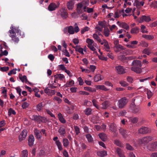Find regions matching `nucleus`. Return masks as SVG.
<instances>
[{
	"label": "nucleus",
	"instance_id": "obj_1",
	"mask_svg": "<svg viewBox=\"0 0 157 157\" xmlns=\"http://www.w3.org/2000/svg\"><path fill=\"white\" fill-rule=\"evenodd\" d=\"M10 29H11L9 31L10 34V36L11 37L12 40L15 43H17L19 40V38L16 36V33H18L21 37L23 38L25 37L24 32L21 31L18 27H11Z\"/></svg>",
	"mask_w": 157,
	"mask_h": 157
},
{
	"label": "nucleus",
	"instance_id": "obj_2",
	"mask_svg": "<svg viewBox=\"0 0 157 157\" xmlns=\"http://www.w3.org/2000/svg\"><path fill=\"white\" fill-rule=\"evenodd\" d=\"M31 119L35 122H37L38 124H40L41 123H46L48 121L47 119L45 117L40 115H36L32 116Z\"/></svg>",
	"mask_w": 157,
	"mask_h": 157
},
{
	"label": "nucleus",
	"instance_id": "obj_3",
	"mask_svg": "<svg viewBox=\"0 0 157 157\" xmlns=\"http://www.w3.org/2000/svg\"><path fill=\"white\" fill-rule=\"evenodd\" d=\"M152 140V138L150 136L144 137L142 139L139 140L138 141L139 144H147Z\"/></svg>",
	"mask_w": 157,
	"mask_h": 157
},
{
	"label": "nucleus",
	"instance_id": "obj_4",
	"mask_svg": "<svg viewBox=\"0 0 157 157\" xmlns=\"http://www.w3.org/2000/svg\"><path fill=\"white\" fill-rule=\"evenodd\" d=\"M128 101L125 97H123L119 100L118 105L119 108L122 109L126 105Z\"/></svg>",
	"mask_w": 157,
	"mask_h": 157
},
{
	"label": "nucleus",
	"instance_id": "obj_5",
	"mask_svg": "<svg viewBox=\"0 0 157 157\" xmlns=\"http://www.w3.org/2000/svg\"><path fill=\"white\" fill-rule=\"evenodd\" d=\"M86 11V6H83L80 3L77 4V11L78 14H80Z\"/></svg>",
	"mask_w": 157,
	"mask_h": 157
},
{
	"label": "nucleus",
	"instance_id": "obj_6",
	"mask_svg": "<svg viewBox=\"0 0 157 157\" xmlns=\"http://www.w3.org/2000/svg\"><path fill=\"white\" fill-rule=\"evenodd\" d=\"M157 146V142L155 141L149 144L147 146V149L151 151H154L155 150Z\"/></svg>",
	"mask_w": 157,
	"mask_h": 157
},
{
	"label": "nucleus",
	"instance_id": "obj_7",
	"mask_svg": "<svg viewBox=\"0 0 157 157\" xmlns=\"http://www.w3.org/2000/svg\"><path fill=\"white\" fill-rule=\"evenodd\" d=\"M58 13L60 15L61 17L64 19L67 18L68 15L67 9L65 8L60 9Z\"/></svg>",
	"mask_w": 157,
	"mask_h": 157
},
{
	"label": "nucleus",
	"instance_id": "obj_8",
	"mask_svg": "<svg viewBox=\"0 0 157 157\" xmlns=\"http://www.w3.org/2000/svg\"><path fill=\"white\" fill-rule=\"evenodd\" d=\"M150 131V129L146 127H143L139 130V133L143 134H147Z\"/></svg>",
	"mask_w": 157,
	"mask_h": 157
},
{
	"label": "nucleus",
	"instance_id": "obj_9",
	"mask_svg": "<svg viewBox=\"0 0 157 157\" xmlns=\"http://www.w3.org/2000/svg\"><path fill=\"white\" fill-rule=\"evenodd\" d=\"M27 134V131L26 130H23L19 135V141H21L23 140L26 137Z\"/></svg>",
	"mask_w": 157,
	"mask_h": 157
},
{
	"label": "nucleus",
	"instance_id": "obj_10",
	"mask_svg": "<svg viewBox=\"0 0 157 157\" xmlns=\"http://www.w3.org/2000/svg\"><path fill=\"white\" fill-rule=\"evenodd\" d=\"M115 68L117 72L119 74H122L126 72L125 69L123 66H118L116 67Z\"/></svg>",
	"mask_w": 157,
	"mask_h": 157
},
{
	"label": "nucleus",
	"instance_id": "obj_11",
	"mask_svg": "<svg viewBox=\"0 0 157 157\" xmlns=\"http://www.w3.org/2000/svg\"><path fill=\"white\" fill-rule=\"evenodd\" d=\"M34 135L37 139H39L42 137V134L41 131L38 129L37 128H35L34 130Z\"/></svg>",
	"mask_w": 157,
	"mask_h": 157
},
{
	"label": "nucleus",
	"instance_id": "obj_12",
	"mask_svg": "<svg viewBox=\"0 0 157 157\" xmlns=\"http://www.w3.org/2000/svg\"><path fill=\"white\" fill-rule=\"evenodd\" d=\"M109 130L113 132H116L117 130V127L114 123H110L108 124Z\"/></svg>",
	"mask_w": 157,
	"mask_h": 157
},
{
	"label": "nucleus",
	"instance_id": "obj_13",
	"mask_svg": "<svg viewBox=\"0 0 157 157\" xmlns=\"http://www.w3.org/2000/svg\"><path fill=\"white\" fill-rule=\"evenodd\" d=\"M116 152L120 157H125L124 155V152L121 148L119 147L116 148Z\"/></svg>",
	"mask_w": 157,
	"mask_h": 157
},
{
	"label": "nucleus",
	"instance_id": "obj_14",
	"mask_svg": "<svg viewBox=\"0 0 157 157\" xmlns=\"http://www.w3.org/2000/svg\"><path fill=\"white\" fill-rule=\"evenodd\" d=\"M28 144L29 146L31 147L33 146L34 141V138L32 135H30L28 139Z\"/></svg>",
	"mask_w": 157,
	"mask_h": 157
},
{
	"label": "nucleus",
	"instance_id": "obj_15",
	"mask_svg": "<svg viewBox=\"0 0 157 157\" xmlns=\"http://www.w3.org/2000/svg\"><path fill=\"white\" fill-rule=\"evenodd\" d=\"M132 65L135 67H141L142 66L141 62L137 60H134L132 63Z\"/></svg>",
	"mask_w": 157,
	"mask_h": 157
},
{
	"label": "nucleus",
	"instance_id": "obj_16",
	"mask_svg": "<svg viewBox=\"0 0 157 157\" xmlns=\"http://www.w3.org/2000/svg\"><path fill=\"white\" fill-rule=\"evenodd\" d=\"M58 6L55 3H52L50 4L48 6V10L50 11L54 10L57 8Z\"/></svg>",
	"mask_w": 157,
	"mask_h": 157
},
{
	"label": "nucleus",
	"instance_id": "obj_17",
	"mask_svg": "<svg viewBox=\"0 0 157 157\" xmlns=\"http://www.w3.org/2000/svg\"><path fill=\"white\" fill-rule=\"evenodd\" d=\"M141 22L145 21L147 22H149L151 21V19L149 16H147L145 15H143L140 18Z\"/></svg>",
	"mask_w": 157,
	"mask_h": 157
},
{
	"label": "nucleus",
	"instance_id": "obj_18",
	"mask_svg": "<svg viewBox=\"0 0 157 157\" xmlns=\"http://www.w3.org/2000/svg\"><path fill=\"white\" fill-rule=\"evenodd\" d=\"M97 154L99 157H104L107 155V152L105 151H99L97 152Z\"/></svg>",
	"mask_w": 157,
	"mask_h": 157
},
{
	"label": "nucleus",
	"instance_id": "obj_19",
	"mask_svg": "<svg viewBox=\"0 0 157 157\" xmlns=\"http://www.w3.org/2000/svg\"><path fill=\"white\" fill-rule=\"evenodd\" d=\"M74 1L70 0L67 3V8L69 10H71L74 7Z\"/></svg>",
	"mask_w": 157,
	"mask_h": 157
},
{
	"label": "nucleus",
	"instance_id": "obj_20",
	"mask_svg": "<svg viewBox=\"0 0 157 157\" xmlns=\"http://www.w3.org/2000/svg\"><path fill=\"white\" fill-rule=\"evenodd\" d=\"M114 48L115 49V52H118L122 50H124L125 49V48H124L120 44L114 46Z\"/></svg>",
	"mask_w": 157,
	"mask_h": 157
},
{
	"label": "nucleus",
	"instance_id": "obj_21",
	"mask_svg": "<svg viewBox=\"0 0 157 157\" xmlns=\"http://www.w3.org/2000/svg\"><path fill=\"white\" fill-rule=\"evenodd\" d=\"M144 2L142 1L139 2L138 0H135L134 2V6H136L137 7L143 6L144 4Z\"/></svg>",
	"mask_w": 157,
	"mask_h": 157
},
{
	"label": "nucleus",
	"instance_id": "obj_22",
	"mask_svg": "<svg viewBox=\"0 0 157 157\" xmlns=\"http://www.w3.org/2000/svg\"><path fill=\"white\" fill-rule=\"evenodd\" d=\"M20 79L22 82H25L27 83H28L29 84H31V83L29 82L27 79V78L26 76L24 75L23 76H20L19 77Z\"/></svg>",
	"mask_w": 157,
	"mask_h": 157
},
{
	"label": "nucleus",
	"instance_id": "obj_23",
	"mask_svg": "<svg viewBox=\"0 0 157 157\" xmlns=\"http://www.w3.org/2000/svg\"><path fill=\"white\" fill-rule=\"evenodd\" d=\"M119 26L127 30H128L129 29V27L128 25L125 22H121L119 24Z\"/></svg>",
	"mask_w": 157,
	"mask_h": 157
},
{
	"label": "nucleus",
	"instance_id": "obj_24",
	"mask_svg": "<svg viewBox=\"0 0 157 157\" xmlns=\"http://www.w3.org/2000/svg\"><path fill=\"white\" fill-rule=\"evenodd\" d=\"M140 67L133 66L131 68V70L136 73H140L141 71V69Z\"/></svg>",
	"mask_w": 157,
	"mask_h": 157
},
{
	"label": "nucleus",
	"instance_id": "obj_25",
	"mask_svg": "<svg viewBox=\"0 0 157 157\" xmlns=\"http://www.w3.org/2000/svg\"><path fill=\"white\" fill-rule=\"evenodd\" d=\"M44 106V104L42 102L39 103L36 105V110L39 112L41 111L43 109Z\"/></svg>",
	"mask_w": 157,
	"mask_h": 157
},
{
	"label": "nucleus",
	"instance_id": "obj_26",
	"mask_svg": "<svg viewBox=\"0 0 157 157\" xmlns=\"http://www.w3.org/2000/svg\"><path fill=\"white\" fill-rule=\"evenodd\" d=\"M119 132L121 134L124 138H126L127 136V131L126 130L123 129L121 128L119 130Z\"/></svg>",
	"mask_w": 157,
	"mask_h": 157
},
{
	"label": "nucleus",
	"instance_id": "obj_27",
	"mask_svg": "<svg viewBox=\"0 0 157 157\" xmlns=\"http://www.w3.org/2000/svg\"><path fill=\"white\" fill-rule=\"evenodd\" d=\"M54 78L56 79H59L60 80H63L64 78V75L61 74H59L54 76Z\"/></svg>",
	"mask_w": 157,
	"mask_h": 157
},
{
	"label": "nucleus",
	"instance_id": "obj_28",
	"mask_svg": "<svg viewBox=\"0 0 157 157\" xmlns=\"http://www.w3.org/2000/svg\"><path fill=\"white\" fill-rule=\"evenodd\" d=\"M99 138L103 141L106 140V136L105 134L103 133H100L98 135Z\"/></svg>",
	"mask_w": 157,
	"mask_h": 157
},
{
	"label": "nucleus",
	"instance_id": "obj_29",
	"mask_svg": "<svg viewBox=\"0 0 157 157\" xmlns=\"http://www.w3.org/2000/svg\"><path fill=\"white\" fill-rule=\"evenodd\" d=\"M109 101H105L102 103V109H106L108 106Z\"/></svg>",
	"mask_w": 157,
	"mask_h": 157
},
{
	"label": "nucleus",
	"instance_id": "obj_30",
	"mask_svg": "<svg viewBox=\"0 0 157 157\" xmlns=\"http://www.w3.org/2000/svg\"><path fill=\"white\" fill-rule=\"evenodd\" d=\"M58 116L59 120L61 122L63 123H66V121L63 118L61 113H59L58 114Z\"/></svg>",
	"mask_w": 157,
	"mask_h": 157
},
{
	"label": "nucleus",
	"instance_id": "obj_31",
	"mask_svg": "<svg viewBox=\"0 0 157 157\" xmlns=\"http://www.w3.org/2000/svg\"><path fill=\"white\" fill-rule=\"evenodd\" d=\"M76 47V51L77 52H79L81 54L83 55L84 53L83 52V48L80 47V45H76L75 46Z\"/></svg>",
	"mask_w": 157,
	"mask_h": 157
},
{
	"label": "nucleus",
	"instance_id": "obj_32",
	"mask_svg": "<svg viewBox=\"0 0 157 157\" xmlns=\"http://www.w3.org/2000/svg\"><path fill=\"white\" fill-rule=\"evenodd\" d=\"M139 28L136 27L135 28H132L131 31V33L132 34H137L139 32Z\"/></svg>",
	"mask_w": 157,
	"mask_h": 157
},
{
	"label": "nucleus",
	"instance_id": "obj_33",
	"mask_svg": "<svg viewBox=\"0 0 157 157\" xmlns=\"http://www.w3.org/2000/svg\"><path fill=\"white\" fill-rule=\"evenodd\" d=\"M92 109L90 108H87L84 111L85 114L87 115H89L91 114Z\"/></svg>",
	"mask_w": 157,
	"mask_h": 157
},
{
	"label": "nucleus",
	"instance_id": "obj_34",
	"mask_svg": "<svg viewBox=\"0 0 157 157\" xmlns=\"http://www.w3.org/2000/svg\"><path fill=\"white\" fill-rule=\"evenodd\" d=\"M55 144L57 146L58 148L59 151H61L63 149V147L60 141H57L55 142Z\"/></svg>",
	"mask_w": 157,
	"mask_h": 157
},
{
	"label": "nucleus",
	"instance_id": "obj_35",
	"mask_svg": "<svg viewBox=\"0 0 157 157\" xmlns=\"http://www.w3.org/2000/svg\"><path fill=\"white\" fill-rule=\"evenodd\" d=\"M84 89L90 92H94L96 91V90L95 88H92L90 87H85Z\"/></svg>",
	"mask_w": 157,
	"mask_h": 157
},
{
	"label": "nucleus",
	"instance_id": "obj_36",
	"mask_svg": "<svg viewBox=\"0 0 157 157\" xmlns=\"http://www.w3.org/2000/svg\"><path fill=\"white\" fill-rule=\"evenodd\" d=\"M63 146L65 147H68L69 143L68 140L67 138H64L63 139Z\"/></svg>",
	"mask_w": 157,
	"mask_h": 157
},
{
	"label": "nucleus",
	"instance_id": "obj_37",
	"mask_svg": "<svg viewBox=\"0 0 157 157\" xmlns=\"http://www.w3.org/2000/svg\"><path fill=\"white\" fill-rule=\"evenodd\" d=\"M129 120L133 124L137 123L138 121V118L137 117H131L129 118Z\"/></svg>",
	"mask_w": 157,
	"mask_h": 157
},
{
	"label": "nucleus",
	"instance_id": "obj_38",
	"mask_svg": "<svg viewBox=\"0 0 157 157\" xmlns=\"http://www.w3.org/2000/svg\"><path fill=\"white\" fill-rule=\"evenodd\" d=\"M68 31L70 34H73L75 33L74 28L71 26H70L68 27Z\"/></svg>",
	"mask_w": 157,
	"mask_h": 157
},
{
	"label": "nucleus",
	"instance_id": "obj_39",
	"mask_svg": "<svg viewBox=\"0 0 157 157\" xmlns=\"http://www.w3.org/2000/svg\"><path fill=\"white\" fill-rule=\"evenodd\" d=\"M96 88L97 89L105 91H107L108 90L104 85L97 86Z\"/></svg>",
	"mask_w": 157,
	"mask_h": 157
},
{
	"label": "nucleus",
	"instance_id": "obj_40",
	"mask_svg": "<svg viewBox=\"0 0 157 157\" xmlns=\"http://www.w3.org/2000/svg\"><path fill=\"white\" fill-rule=\"evenodd\" d=\"M58 132L60 134V135L62 136H63L66 133L65 129L63 128H60L59 131Z\"/></svg>",
	"mask_w": 157,
	"mask_h": 157
},
{
	"label": "nucleus",
	"instance_id": "obj_41",
	"mask_svg": "<svg viewBox=\"0 0 157 157\" xmlns=\"http://www.w3.org/2000/svg\"><path fill=\"white\" fill-rule=\"evenodd\" d=\"M94 79L95 82H98L102 80L101 75L98 74L96 75L94 77Z\"/></svg>",
	"mask_w": 157,
	"mask_h": 157
},
{
	"label": "nucleus",
	"instance_id": "obj_42",
	"mask_svg": "<svg viewBox=\"0 0 157 157\" xmlns=\"http://www.w3.org/2000/svg\"><path fill=\"white\" fill-rule=\"evenodd\" d=\"M115 144L117 146L121 147H123L124 146L123 144L118 140H116L114 141Z\"/></svg>",
	"mask_w": 157,
	"mask_h": 157
},
{
	"label": "nucleus",
	"instance_id": "obj_43",
	"mask_svg": "<svg viewBox=\"0 0 157 157\" xmlns=\"http://www.w3.org/2000/svg\"><path fill=\"white\" fill-rule=\"evenodd\" d=\"M86 138L87 139L88 141L89 142H91L93 141V139L92 136L90 134H87L86 136Z\"/></svg>",
	"mask_w": 157,
	"mask_h": 157
},
{
	"label": "nucleus",
	"instance_id": "obj_44",
	"mask_svg": "<svg viewBox=\"0 0 157 157\" xmlns=\"http://www.w3.org/2000/svg\"><path fill=\"white\" fill-rule=\"evenodd\" d=\"M11 114H12L14 115L16 114V112L15 111L13 110L12 108H10L8 111V115L9 116H10Z\"/></svg>",
	"mask_w": 157,
	"mask_h": 157
},
{
	"label": "nucleus",
	"instance_id": "obj_45",
	"mask_svg": "<svg viewBox=\"0 0 157 157\" xmlns=\"http://www.w3.org/2000/svg\"><path fill=\"white\" fill-rule=\"evenodd\" d=\"M28 152L26 150H23L21 153V157H28Z\"/></svg>",
	"mask_w": 157,
	"mask_h": 157
},
{
	"label": "nucleus",
	"instance_id": "obj_46",
	"mask_svg": "<svg viewBox=\"0 0 157 157\" xmlns=\"http://www.w3.org/2000/svg\"><path fill=\"white\" fill-rule=\"evenodd\" d=\"M140 30L143 33H147L148 32V31L146 29V27L144 25L141 26Z\"/></svg>",
	"mask_w": 157,
	"mask_h": 157
},
{
	"label": "nucleus",
	"instance_id": "obj_47",
	"mask_svg": "<svg viewBox=\"0 0 157 157\" xmlns=\"http://www.w3.org/2000/svg\"><path fill=\"white\" fill-rule=\"evenodd\" d=\"M75 132L76 135H78L80 133V128L77 126H74Z\"/></svg>",
	"mask_w": 157,
	"mask_h": 157
},
{
	"label": "nucleus",
	"instance_id": "obj_48",
	"mask_svg": "<svg viewBox=\"0 0 157 157\" xmlns=\"http://www.w3.org/2000/svg\"><path fill=\"white\" fill-rule=\"evenodd\" d=\"M93 105L95 106L97 109H99V106L97 104L98 102L96 99H94L92 101Z\"/></svg>",
	"mask_w": 157,
	"mask_h": 157
},
{
	"label": "nucleus",
	"instance_id": "obj_49",
	"mask_svg": "<svg viewBox=\"0 0 157 157\" xmlns=\"http://www.w3.org/2000/svg\"><path fill=\"white\" fill-rule=\"evenodd\" d=\"M109 30L108 28L104 29V34L105 36L108 37L109 35Z\"/></svg>",
	"mask_w": 157,
	"mask_h": 157
},
{
	"label": "nucleus",
	"instance_id": "obj_50",
	"mask_svg": "<svg viewBox=\"0 0 157 157\" xmlns=\"http://www.w3.org/2000/svg\"><path fill=\"white\" fill-rule=\"evenodd\" d=\"M83 6H85L86 7V6L89 5V1L88 0H84L80 3Z\"/></svg>",
	"mask_w": 157,
	"mask_h": 157
},
{
	"label": "nucleus",
	"instance_id": "obj_51",
	"mask_svg": "<svg viewBox=\"0 0 157 157\" xmlns=\"http://www.w3.org/2000/svg\"><path fill=\"white\" fill-rule=\"evenodd\" d=\"M126 148L127 150L130 151H133L134 150V148L129 144H126Z\"/></svg>",
	"mask_w": 157,
	"mask_h": 157
},
{
	"label": "nucleus",
	"instance_id": "obj_52",
	"mask_svg": "<svg viewBox=\"0 0 157 157\" xmlns=\"http://www.w3.org/2000/svg\"><path fill=\"white\" fill-rule=\"evenodd\" d=\"M9 70V67H0V70L2 72H5Z\"/></svg>",
	"mask_w": 157,
	"mask_h": 157
},
{
	"label": "nucleus",
	"instance_id": "obj_53",
	"mask_svg": "<svg viewBox=\"0 0 157 157\" xmlns=\"http://www.w3.org/2000/svg\"><path fill=\"white\" fill-rule=\"evenodd\" d=\"M120 84L122 86L126 87L128 86V84L125 81H122L120 82Z\"/></svg>",
	"mask_w": 157,
	"mask_h": 157
},
{
	"label": "nucleus",
	"instance_id": "obj_54",
	"mask_svg": "<svg viewBox=\"0 0 157 157\" xmlns=\"http://www.w3.org/2000/svg\"><path fill=\"white\" fill-rule=\"evenodd\" d=\"M86 42L88 44V45H91L93 43L94 41L93 40L90 38H87L86 40Z\"/></svg>",
	"mask_w": 157,
	"mask_h": 157
},
{
	"label": "nucleus",
	"instance_id": "obj_55",
	"mask_svg": "<svg viewBox=\"0 0 157 157\" xmlns=\"http://www.w3.org/2000/svg\"><path fill=\"white\" fill-rule=\"evenodd\" d=\"M53 100L55 101H57L58 103L59 104L61 103L62 101L61 99L57 96H55Z\"/></svg>",
	"mask_w": 157,
	"mask_h": 157
},
{
	"label": "nucleus",
	"instance_id": "obj_56",
	"mask_svg": "<svg viewBox=\"0 0 157 157\" xmlns=\"http://www.w3.org/2000/svg\"><path fill=\"white\" fill-rule=\"evenodd\" d=\"M74 30L75 31V32L76 33H78L79 31V28L78 25L77 23H75L74 25Z\"/></svg>",
	"mask_w": 157,
	"mask_h": 157
},
{
	"label": "nucleus",
	"instance_id": "obj_57",
	"mask_svg": "<svg viewBox=\"0 0 157 157\" xmlns=\"http://www.w3.org/2000/svg\"><path fill=\"white\" fill-rule=\"evenodd\" d=\"M89 30V28L88 27L86 26L84 27L83 29L81 30V33L82 34H83L84 33L87 31H88Z\"/></svg>",
	"mask_w": 157,
	"mask_h": 157
},
{
	"label": "nucleus",
	"instance_id": "obj_58",
	"mask_svg": "<svg viewBox=\"0 0 157 157\" xmlns=\"http://www.w3.org/2000/svg\"><path fill=\"white\" fill-rule=\"evenodd\" d=\"M143 53L146 54L147 55H149L150 52L149 49L147 48L144 49L143 51Z\"/></svg>",
	"mask_w": 157,
	"mask_h": 157
},
{
	"label": "nucleus",
	"instance_id": "obj_59",
	"mask_svg": "<svg viewBox=\"0 0 157 157\" xmlns=\"http://www.w3.org/2000/svg\"><path fill=\"white\" fill-rule=\"evenodd\" d=\"M147 94L148 98L150 99L152 96L153 94L150 90H149L147 91Z\"/></svg>",
	"mask_w": 157,
	"mask_h": 157
},
{
	"label": "nucleus",
	"instance_id": "obj_60",
	"mask_svg": "<svg viewBox=\"0 0 157 157\" xmlns=\"http://www.w3.org/2000/svg\"><path fill=\"white\" fill-rule=\"evenodd\" d=\"M29 105V104L28 103L26 102H24L23 103L22 107L23 109H25L28 107Z\"/></svg>",
	"mask_w": 157,
	"mask_h": 157
},
{
	"label": "nucleus",
	"instance_id": "obj_61",
	"mask_svg": "<svg viewBox=\"0 0 157 157\" xmlns=\"http://www.w3.org/2000/svg\"><path fill=\"white\" fill-rule=\"evenodd\" d=\"M74 81L73 80L70 81L68 83H66V85L67 86H70L74 84Z\"/></svg>",
	"mask_w": 157,
	"mask_h": 157
},
{
	"label": "nucleus",
	"instance_id": "obj_62",
	"mask_svg": "<svg viewBox=\"0 0 157 157\" xmlns=\"http://www.w3.org/2000/svg\"><path fill=\"white\" fill-rule=\"evenodd\" d=\"M126 111L124 110L120 112L119 115L120 116H124L126 115Z\"/></svg>",
	"mask_w": 157,
	"mask_h": 157
},
{
	"label": "nucleus",
	"instance_id": "obj_63",
	"mask_svg": "<svg viewBox=\"0 0 157 157\" xmlns=\"http://www.w3.org/2000/svg\"><path fill=\"white\" fill-rule=\"evenodd\" d=\"M46 112L49 115L52 117H55V116L51 112V111L50 110L47 109Z\"/></svg>",
	"mask_w": 157,
	"mask_h": 157
},
{
	"label": "nucleus",
	"instance_id": "obj_64",
	"mask_svg": "<svg viewBox=\"0 0 157 157\" xmlns=\"http://www.w3.org/2000/svg\"><path fill=\"white\" fill-rule=\"evenodd\" d=\"M48 58L50 59L51 61H53L55 58V57L54 56L51 54H49L48 56Z\"/></svg>",
	"mask_w": 157,
	"mask_h": 157
}]
</instances>
